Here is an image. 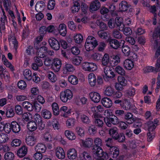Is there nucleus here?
<instances>
[{
  "mask_svg": "<svg viewBox=\"0 0 160 160\" xmlns=\"http://www.w3.org/2000/svg\"><path fill=\"white\" fill-rule=\"evenodd\" d=\"M94 142L96 146H93L92 149L93 156H102L103 150L100 147L102 144V140L100 138H97L95 139Z\"/></svg>",
  "mask_w": 160,
  "mask_h": 160,
  "instance_id": "obj_1",
  "label": "nucleus"
},
{
  "mask_svg": "<svg viewBox=\"0 0 160 160\" xmlns=\"http://www.w3.org/2000/svg\"><path fill=\"white\" fill-rule=\"evenodd\" d=\"M43 39V37L40 35L36 38L34 43V47L35 48L41 50H47L48 49L46 45L47 43L45 42H42V44H39V43Z\"/></svg>",
  "mask_w": 160,
  "mask_h": 160,
  "instance_id": "obj_2",
  "label": "nucleus"
},
{
  "mask_svg": "<svg viewBox=\"0 0 160 160\" xmlns=\"http://www.w3.org/2000/svg\"><path fill=\"white\" fill-rule=\"evenodd\" d=\"M153 38L154 40V48L160 50V30H157L153 32Z\"/></svg>",
  "mask_w": 160,
  "mask_h": 160,
  "instance_id": "obj_3",
  "label": "nucleus"
},
{
  "mask_svg": "<svg viewBox=\"0 0 160 160\" xmlns=\"http://www.w3.org/2000/svg\"><path fill=\"white\" fill-rule=\"evenodd\" d=\"M72 96V93L69 89H67L61 92L60 96V99L63 102H66L68 100L71 99Z\"/></svg>",
  "mask_w": 160,
  "mask_h": 160,
  "instance_id": "obj_4",
  "label": "nucleus"
},
{
  "mask_svg": "<svg viewBox=\"0 0 160 160\" xmlns=\"http://www.w3.org/2000/svg\"><path fill=\"white\" fill-rule=\"evenodd\" d=\"M8 39L11 48L17 50L18 49V41L14 35L13 34L9 35L8 36Z\"/></svg>",
  "mask_w": 160,
  "mask_h": 160,
  "instance_id": "obj_5",
  "label": "nucleus"
},
{
  "mask_svg": "<svg viewBox=\"0 0 160 160\" xmlns=\"http://www.w3.org/2000/svg\"><path fill=\"white\" fill-rule=\"evenodd\" d=\"M106 146L108 147V150L109 151V154L112 155V157L113 158H116L119 154V148L117 147L112 146L108 143L106 144Z\"/></svg>",
  "mask_w": 160,
  "mask_h": 160,
  "instance_id": "obj_6",
  "label": "nucleus"
},
{
  "mask_svg": "<svg viewBox=\"0 0 160 160\" xmlns=\"http://www.w3.org/2000/svg\"><path fill=\"white\" fill-rule=\"evenodd\" d=\"M2 13L0 17V32L1 30L4 31L5 29V24L7 21V17L3 9H1Z\"/></svg>",
  "mask_w": 160,
  "mask_h": 160,
  "instance_id": "obj_7",
  "label": "nucleus"
},
{
  "mask_svg": "<svg viewBox=\"0 0 160 160\" xmlns=\"http://www.w3.org/2000/svg\"><path fill=\"white\" fill-rule=\"evenodd\" d=\"M33 119L35 122L38 123L39 129H43L45 127V124L43 122L41 116L38 113H36L33 116Z\"/></svg>",
  "mask_w": 160,
  "mask_h": 160,
  "instance_id": "obj_8",
  "label": "nucleus"
},
{
  "mask_svg": "<svg viewBox=\"0 0 160 160\" xmlns=\"http://www.w3.org/2000/svg\"><path fill=\"white\" fill-rule=\"evenodd\" d=\"M62 65L61 60L58 58L53 59L52 65V68L55 72H58L60 69Z\"/></svg>",
  "mask_w": 160,
  "mask_h": 160,
  "instance_id": "obj_9",
  "label": "nucleus"
},
{
  "mask_svg": "<svg viewBox=\"0 0 160 160\" xmlns=\"http://www.w3.org/2000/svg\"><path fill=\"white\" fill-rule=\"evenodd\" d=\"M50 45L54 50H59L60 46L58 42L55 38H51L48 40Z\"/></svg>",
  "mask_w": 160,
  "mask_h": 160,
  "instance_id": "obj_10",
  "label": "nucleus"
},
{
  "mask_svg": "<svg viewBox=\"0 0 160 160\" xmlns=\"http://www.w3.org/2000/svg\"><path fill=\"white\" fill-rule=\"evenodd\" d=\"M55 154L58 159H62L65 157V153L63 148L60 147H57L55 149Z\"/></svg>",
  "mask_w": 160,
  "mask_h": 160,
  "instance_id": "obj_11",
  "label": "nucleus"
},
{
  "mask_svg": "<svg viewBox=\"0 0 160 160\" xmlns=\"http://www.w3.org/2000/svg\"><path fill=\"white\" fill-rule=\"evenodd\" d=\"M124 68L128 70H131L134 66V62L129 59H127L123 62V63Z\"/></svg>",
  "mask_w": 160,
  "mask_h": 160,
  "instance_id": "obj_12",
  "label": "nucleus"
},
{
  "mask_svg": "<svg viewBox=\"0 0 160 160\" xmlns=\"http://www.w3.org/2000/svg\"><path fill=\"white\" fill-rule=\"evenodd\" d=\"M123 116V118L125 120H126V122L128 124H131L134 121L133 115L131 112H125V114Z\"/></svg>",
  "mask_w": 160,
  "mask_h": 160,
  "instance_id": "obj_13",
  "label": "nucleus"
},
{
  "mask_svg": "<svg viewBox=\"0 0 160 160\" xmlns=\"http://www.w3.org/2000/svg\"><path fill=\"white\" fill-rule=\"evenodd\" d=\"M62 51L61 54L62 56L65 58L68 59L69 58L71 52L75 55H78L80 52V51Z\"/></svg>",
  "mask_w": 160,
  "mask_h": 160,
  "instance_id": "obj_14",
  "label": "nucleus"
},
{
  "mask_svg": "<svg viewBox=\"0 0 160 160\" xmlns=\"http://www.w3.org/2000/svg\"><path fill=\"white\" fill-rule=\"evenodd\" d=\"M88 81L89 85L91 87H94L97 83L96 77L95 75L92 73L88 75Z\"/></svg>",
  "mask_w": 160,
  "mask_h": 160,
  "instance_id": "obj_15",
  "label": "nucleus"
},
{
  "mask_svg": "<svg viewBox=\"0 0 160 160\" xmlns=\"http://www.w3.org/2000/svg\"><path fill=\"white\" fill-rule=\"evenodd\" d=\"M101 4L98 0L93 1L91 3L90 9L91 11H96L100 8Z\"/></svg>",
  "mask_w": 160,
  "mask_h": 160,
  "instance_id": "obj_16",
  "label": "nucleus"
},
{
  "mask_svg": "<svg viewBox=\"0 0 160 160\" xmlns=\"http://www.w3.org/2000/svg\"><path fill=\"white\" fill-rule=\"evenodd\" d=\"M67 156L68 158L71 160H74L76 158L77 156V151L73 148L69 149L68 151Z\"/></svg>",
  "mask_w": 160,
  "mask_h": 160,
  "instance_id": "obj_17",
  "label": "nucleus"
},
{
  "mask_svg": "<svg viewBox=\"0 0 160 160\" xmlns=\"http://www.w3.org/2000/svg\"><path fill=\"white\" fill-rule=\"evenodd\" d=\"M28 152L27 147L25 146H23L20 148L17 151L18 156L20 158L24 157L27 154Z\"/></svg>",
  "mask_w": 160,
  "mask_h": 160,
  "instance_id": "obj_18",
  "label": "nucleus"
},
{
  "mask_svg": "<svg viewBox=\"0 0 160 160\" xmlns=\"http://www.w3.org/2000/svg\"><path fill=\"white\" fill-rule=\"evenodd\" d=\"M90 97L92 101L96 103L99 102L101 99L100 94L95 92H91L90 93Z\"/></svg>",
  "mask_w": 160,
  "mask_h": 160,
  "instance_id": "obj_19",
  "label": "nucleus"
},
{
  "mask_svg": "<svg viewBox=\"0 0 160 160\" xmlns=\"http://www.w3.org/2000/svg\"><path fill=\"white\" fill-rule=\"evenodd\" d=\"M93 116L95 119L94 122L96 126L102 127L103 124V121L99 118L101 117L100 115L95 113L93 114Z\"/></svg>",
  "mask_w": 160,
  "mask_h": 160,
  "instance_id": "obj_20",
  "label": "nucleus"
},
{
  "mask_svg": "<svg viewBox=\"0 0 160 160\" xmlns=\"http://www.w3.org/2000/svg\"><path fill=\"white\" fill-rule=\"evenodd\" d=\"M101 102L103 105L107 108H109L112 105V101L109 98H103L102 99Z\"/></svg>",
  "mask_w": 160,
  "mask_h": 160,
  "instance_id": "obj_21",
  "label": "nucleus"
},
{
  "mask_svg": "<svg viewBox=\"0 0 160 160\" xmlns=\"http://www.w3.org/2000/svg\"><path fill=\"white\" fill-rule=\"evenodd\" d=\"M11 126L12 132L15 133H18L20 130V125L16 121L12 122L11 124Z\"/></svg>",
  "mask_w": 160,
  "mask_h": 160,
  "instance_id": "obj_22",
  "label": "nucleus"
},
{
  "mask_svg": "<svg viewBox=\"0 0 160 160\" xmlns=\"http://www.w3.org/2000/svg\"><path fill=\"white\" fill-rule=\"evenodd\" d=\"M41 114L43 118L47 119H49L52 116L51 112L45 109H42L41 112Z\"/></svg>",
  "mask_w": 160,
  "mask_h": 160,
  "instance_id": "obj_23",
  "label": "nucleus"
},
{
  "mask_svg": "<svg viewBox=\"0 0 160 160\" xmlns=\"http://www.w3.org/2000/svg\"><path fill=\"white\" fill-rule=\"evenodd\" d=\"M58 31L60 34L62 36H65L67 33V27L64 23H61L58 27Z\"/></svg>",
  "mask_w": 160,
  "mask_h": 160,
  "instance_id": "obj_24",
  "label": "nucleus"
},
{
  "mask_svg": "<svg viewBox=\"0 0 160 160\" xmlns=\"http://www.w3.org/2000/svg\"><path fill=\"white\" fill-rule=\"evenodd\" d=\"M45 3L42 1L38 2L35 6V10L38 12H41L43 10L45 7Z\"/></svg>",
  "mask_w": 160,
  "mask_h": 160,
  "instance_id": "obj_25",
  "label": "nucleus"
},
{
  "mask_svg": "<svg viewBox=\"0 0 160 160\" xmlns=\"http://www.w3.org/2000/svg\"><path fill=\"white\" fill-rule=\"evenodd\" d=\"M129 7V5L125 1H122L119 4V8L121 11L125 12L127 11Z\"/></svg>",
  "mask_w": 160,
  "mask_h": 160,
  "instance_id": "obj_26",
  "label": "nucleus"
},
{
  "mask_svg": "<svg viewBox=\"0 0 160 160\" xmlns=\"http://www.w3.org/2000/svg\"><path fill=\"white\" fill-rule=\"evenodd\" d=\"M46 146L43 144L40 143L38 144L35 148V150L36 151L41 153H44L46 150Z\"/></svg>",
  "mask_w": 160,
  "mask_h": 160,
  "instance_id": "obj_27",
  "label": "nucleus"
},
{
  "mask_svg": "<svg viewBox=\"0 0 160 160\" xmlns=\"http://www.w3.org/2000/svg\"><path fill=\"white\" fill-rule=\"evenodd\" d=\"M22 106L28 111H32L33 109V106L29 102L24 101L22 103Z\"/></svg>",
  "mask_w": 160,
  "mask_h": 160,
  "instance_id": "obj_28",
  "label": "nucleus"
},
{
  "mask_svg": "<svg viewBox=\"0 0 160 160\" xmlns=\"http://www.w3.org/2000/svg\"><path fill=\"white\" fill-rule=\"evenodd\" d=\"M79 157L82 160H92V158L90 154L86 151L81 152L80 154Z\"/></svg>",
  "mask_w": 160,
  "mask_h": 160,
  "instance_id": "obj_29",
  "label": "nucleus"
},
{
  "mask_svg": "<svg viewBox=\"0 0 160 160\" xmlns=\"http://www.w3.org/2000/svg\"><path fill=\"white\" fill-rule=\"evenodd\" d=\"M27 126L28 130L31 131H33L35 130L37 128L36 122L33 121L28 122Z\"/></svg>",
  "mask_w": 160,
  "mask_h": 160,
  "instance_id": "obj_30",
  "label": "nucleus"
},
{
  "mask_svg": "<svg viewBox=\"0 0 160 160\" xmlns=\"http://www.w3.org/2000/svg\"><path fill=\"white\" fill-rule=\"evenodd\" d=\"M26 142L28 145L33 146L35 143V139L32 136H28L26 139Z\"/></svg>",
  "mask_w": 160,
  "mask_h": 160,
  "instance_id": "obj_31",
  "label": "nucleus"
},
{
  "mask_svg": "<svg viewBox=\"0 0 160 160\" xmlns=\"http://www.w3.org/2000/svg\"><path fill=\"white\" fill-rule=\"evenodd\" d=\"M82 60V57L78 56L72 58L71 62L74 65L78 66L81 63Z\"/></svg>",
  "mask_w": 160,
  "mask_h": 160,
  "instance_id": "obj_32",
  "label": "nucleus"
},
{
  "mask_svg": "<svg viewBox=\"0 0 160 160\" xmlns=\"http://www.w3.org/2000/svg\"><path fill=\"white\" fill-rule=\"evenodd\" d=\"M114 89L110 86H108L104 92V94L108 96H111L114 93Z\"/></svg>",
  "mask_w": 160,
  "mask_h": 160,
  "instance_id": "obj_33",
  "label": "nucleus"
},
{
  "mask_svg": "<svg viewBox=\"0 0 160 160\" xmlns=\"http://www.w3.org/2000/svg\"><path fill=\"white\" fill-rule=\"evenodd\" d=\"M109 133L113 138H115L118 134V129L115 127L111 128L109 130Z\"/></svg>",
  "mask_w": 160,
  "mask_h": 160,
  "instance_id": "obj_34",
  "label": "nucleus"
},
{
  "mask_svg": "<svg viewBox=\"0 0 160 160\" xmlns=\"http://www.w3.org/2000/svg\"><path fill=\"white\" fill-rule=\"evenodd\" d=\"M83 145L87 147H90L92 146L93 143V140L91 138H88L86 139L85 141H82Z\"/></svg>",
  "mask_w": 160,
  "mask_h": 160,
  "instance_id": "obj_35",
  "label": "nucleus"
},
{
  "mask_svg": "<svg viewBox=\"0 0 160 160\" xmlns=\"http://www.w3.org/2000/svg\"><path fill=\"white\" fill-rule=\"evenodd\" d=\"M86 42L88 43L92 44L94 45H98V42L95 38L92 36H89L87 38Z\"/></svg>",
  "mask_w": 160,
  "mask_h": 160,
  "instance_id": "obj_36",
  "label": "nucleus"
},
{
  "mask_svg": "<svg viewBox=\"0 0 160 160\" xmlns=\"http://www.w3.org/2000/svg\"><path fill=\"white\" fill-rule=\"evenodd\" d=\"M65 134L67 138L70 140H74L76 138L75 134L72 131L66 130L65 132Z\"/></svg>",
  "mask_w": 160,
  "mask_h": 160,
  "instance_id": "obj_37",
  "label": "nucleus"
},
{
  "mask_svg": "<svg viewBox=\"0 0 160 160\" xmlns=\"http://www.w3.org/2000/svg\"><path fill=\"white\" fill-rule=\"evenodd\" d=\"M109 43L110 46L114 49H117L120 46L119 42L115 39L111 40Z\"/></svg>",
  "mask_w": 160,
  "mask_h": 160,
  "instance_id": "obj_38",
  "label": "nucleus"
},
{
  "mask_svg": "<svg viewBox=\"0 0 160 160\" xmlns=\"http://www.w3.org/2000/svg\"><path fill=\"white\" fill-rule=\"evenodd\" d=\"M23 75L25 79L30 81L32 79V76L31 71L28 69H26L23 71Z\"/></svg>",
  "mask_w": 160,
  "mask_h": 160,
  "instance_id": "obj_39",
  "label": "nucleus"
},
{
  "mask_svg": "<svg viewBox=\"0 0 160 160\" xmlns=\"http://www.w3.org/2000/svg\"><path fill=\"white\" fill-rule=\"evenodd\" d=\"M68 81L72 84L76 85L78 83V80L77 77L74 75H71L68 77Z\"/></svg>",
  "mask_w": 160,
  "mask_h": 160,
  "instance_id": "obj_40",
  "label": "nucleus"
},
{
  "mask_svg": "<svg viewBox=\"0 0 160 160\" xmlns=\"http://www.w3.org/2000/svg\"><path fill=\"white\" fill-rule=\"evenodd\" d=\"M135 93V90L133 88H129L125 91V95L129 98L133 97Z\"/></svg>",
  "mask_w": 160,
  "mask_h": 160,
  "instance_id": "obj_41",
  "label": "nucleus"
},
{
  "mask_svg": "<svg viewBox=\"0 0 160 160\" xmlns=\"http://www.w3.org/2000/svg\"><path fill=\"white\" fill-rule=\"evenodd\" d=\"M115 75L113 71L111 72L110 73H108L107 75H105L103 76L104 80L107 82L109 81L112 80L115 77Z\"/></svg>",
  "mask_w": 160,
  "mask_h": 160,
  "instance_id": "obj_42",
  "label": "nucleus"
},
{
  "mask_svg": "<svg viewBox=\"0 0 160 160\" xmlns=\"http://www.w3.org/2000/svg\"><path fill=\"white\" fill-rule=\"evenodd\" d=\"M80 8V4H72V5L70 8V10L72 13H75L79 11Z\"/></svg>",
  "mask_w": 160,
  "mask_h": 160,
  "instance_id": "obj_43",
  "label": "nucleus"
},
{
  "mask_svg": "<svg viewBox=\"0 0 160 160\" xmlns=\"http://www.w3.org/2000/svg\"><path fill=\"white\" fill-rule=\"evenodd\" d=\"M53 113L55 115H58L59 113V110L58 104L56 102H54L52 105Z\"/></svg>",
  "mask_w": 160,
  "mask_h": 160,
  "instance_id": "obj_44",
  "label": "nucleus"
},
{
  "mask_svg": "<svg viewBox=\"0 0 160 160\" xmlns=\"http://www.w3.org/2000/svg\"><path fill=\"white\" fill-rule=\"evenodd\" d=\"M47 75L48 79L51 82H54L57 80V78L56 75L52 72H48Z\"/></svg>",
  "mask_w": 160,
  "mask_h": 160,
  "instance_id": "obj_45",
  "label": "nucleus"
},
{
  "mask_svg": "<svg viewBox=\"0 0 160 160\" xmlns=\"http://www.w3.org/2000/svg\"><path fill=\"white\" fill-rule=\"evenodd\" d=\"M80 118L81 121L84 124H87L90 122V119L88 117L84 114L80 115Z\"/></svg>",
  "mask_w": 160,
  "mask_h": 160,
  "instance_id": "obj_46",
  "label": "nucleus"
},
{
  "mask_svg": "<svg viewBox=\"0 0 160 160\" xmlns=\"http://www.w3.org/2000/svg\"><path fill=\"white\" fill-rule=\"evenodd\" d=\"M8 135L4 133L0 134V143H4L8 142Z\"/></svg>",
  "mask_w": 160,
  "mask_h": 160,
  "instance_id": "obj_47",
  "label": "nucleus"
},
{
  "mask_svg": "<svg viewBox=\"0 0 160 160\" xmlns=\"http://www.w3.org/2000/svg\"><path fill=\"white\" fill-rule=\"evenodd\" d=\"M109 62V55L106 53L102 59V64L104 66H107Z\"/></svg>",
  "mask_w": 160,
  "mask_h": 160,
  "instance_id": "obj_48",
  "label": "nucleus"
},
{
  "mask_svg": "<svg viewBox=\"0 0 160 160\" xmlns=\"http://www.w3.org/2000/svg\"><path fill=\"white\" fill-rule=\"evenodd\" d=\"M14 158V154L11 152H6L4 155V158L5 160H13Z\"/></svg>",
  "mask_w": 160,
  "mask_h": 160,
  "instance_id": "obj_49",
  "label": "nucleus"
},
{
  "mask_svg": "<svg viewBox=\"0 0 160 160\" xmlns=\"http://www.w3.org/2000/svg\"><path fill=\"white\" fill-rule=\"evenodd\" d=\"M115 71L119 74L124 76L125 74V71L122 67L120 66H117L115 68Z\"/></svg>",
  "mask_w": 160,
  "mask_h": 160,
  "instance_id": "obj_50",
  "label": "nucleus"
},
{
  "mask_svg": "<svg viewBox=\"0 0 160 160\" xmlns=\"http://www.w3.org/2000/svg\"><path fill=\"white\" fill-rule=\"evenodd\" d=\"M118 80L122 86H125L127 83V81L125 78L122 76H119L118 78Z\"/></svg>",
  "mask_w": 160,
  "mask_h": 160,
  "instance_id": "obj_51",
  "label": "nucleus"
},
{
  "mask_svg": "<svg viewBox=\"0 0 160 160\" xmlns=\"http://www.w3.org/2000/svg\"><path fill=\"white\" fill-rule=\"evenodd\" d=\"M75 70L73 66L70 64H66L64 68V70H66V72H71Z\"/></svg>",
  "mask_w": 160,
  "mask_h": 160,
  "instance_id": "obj_52",
  "label": "nucleus"
},
{
  "mask_svg": "<svg viewBox=\"0 0 160 160\" xmlns=\"http://www.w3.org/2000/svg\"><path fill=\"white\" fill-rule=\"evenodd\" d=\"M148 125L149 132H155L154 130L156 128V126L153 124V122L151 121L148 122Z\"/></svg>",
  "mask_w": 160,
  "mask_h": 160,
  "instance_id": "obj_53",
  "label": "nucleus"
},
{
  "mask_svg": "<svg viewBox=\"0 0 160 160\" xmlns=\"http://www.w3.org/2000/svg\"><path fill=\"white\" fill-rule=\"evenodd\" d=\"M75 119L74 118H70L68 119L66 122L67 126L69 128L73 127L75 122Z\"/></svg>",
  "mask_w": 160,
  "mask_h": 160,
  "instance_id": "obj_54",
  "label": "nucleus"
},
{
  "mask_svg": "<svg viewBox=\"0 0 160 160\" xmlns=\"http://www.w3.org/2000/svg\"><path fill=\"white\" fill-rule=\"evenodd\" d=\"M98 34L101 38L106 39L108 38V33L107 32L99 31L98 32Z\"/></svg>",
  "mask_w": 160,
  "mask_h": 160,
  "instance_id": "obj_55",
  "label": "nucleus"
},
{
  "mask_svg": "<svg viewBox=\"0 0 160 160\" xmlns=\"http://www.w3.org/2000/svg\"><path fill=\"white\" fill-rule=\"evenodd\" d=\"M153 69L154 72H160V57L157 59L155 67H153Z\"/></svg>",
  "mask_w": 160,
  "mask_h": 160,
  "instance_id": "obj_56",
  "label": "nucleus"
},
{
  "mask_svg": "<svg viewBox=\"0 0 160 160\" xmlns=\"http://www.w3.org/2000/svg\"><path fill=\"white\" fill-rule=\"evenodd\" d=\"M115 140H118L119 142H122L125 140V137L123 133H120L117 135Z\"/></svg>",
  "mask_w": 160,
  "mask_h": 160,
  "instance_id": "obj_57",
  "label": "nucleus"
},
{
  "mask_svg": "<svg viewBox=\"0 0 160 160\" xmlns=\"http://www.w3.org/2000/svg\"><path fill=\"white\" fill-rule=\"evenodd\" d=\"M6 115L8 118H12L15 115L14 111L12 108L8 109L6 112Z\"/></svg>",
  "mask_w": 160,
  "mask_h": 160,
  "instance_id": "obj_58",
  "label": "nucleus"
},
{
  "mask_svg": "<svg viewBox=\"0 0 160 160\" xmlns=\"http://www.w3.org/2000/svg\"><path fill=\"white\" fill-rule=\"evenodd\" d=\"M22 115L23 119L26 122L30 120V118H32V115L29 112L24 113Z\"/></svg>",
  "mask_w": 160,
  "mask_h": 160,
  "instance_id": "obj_59",
  "label": "nucleus"
},
{
  "mask_svg": "<svg viewBox=\"0 0 160 160\" xmlns=\"http://www.w3.org/2000/svg\"><path fill=\"white\" fill-rule=\"evenodd\" d=\"M83 39L82 36L81 34H78L74 37V39L75 42L77 43H80Z\"/></svg>",
  "mask_w": 160,
  "mask_h": 160,
  "instance_id": "obj_60",
  "label": "nucleus"
},
{
  "mask_svg": "<svg viewBox=\"0 0 160 160\" xmlns=\"http://www.w3.org/2000/svg\"><path fill=\"white\" fill-rule=\"evenodd\" d=\"M102 55L98 53H94L92 54L91 58L93 59L98 61L102 58Z\"/></svg>",
  "mask_w": 160,
  "mask_h": 160,
  "instance_id": "obj_61",
  "label": "nucleus"
},
{
  "mask_svg": "<svg viewBox=\"0 0 160 160\" xmlns=\"http://www.w3.org/2000/svg\"><path fill=\"white\" fill-rule=\"evenodd\" d=\"M55 5V1L53 0H49L48 4V10H52L54 9Z\"/></svg>",
  "mask_w": 160,
  "mask_h": 160,
  "instance_id": "obj_62",
  "label": "nucleus"
},
{
  "mask_svg": "<svg viewBox=\"0 0 160 160\" xmlns=\"http://www.w3.org/2000/svg\"><path fill=\"white\" fill-rule=\"evenodd\" d=\"M15 110L17 114L19 115H21L22 114L23 109L20 105H16L15 107Z\"/></svg>",
  "mask_w": 160,
  "mask_h": 160,
  "instance_id": "obj_63",
  "label": "nucleus"
},
{
  "mask_svg": "<svg viewBox=\"0 0 160 160\" xmlns=\"http://www.w3.org/2000/svg\"><path fill=\"white\" fill-rule=\"evenodd\" d=\"M112 34L113 37L117 39H120L122 37L121 34L117 30H114L112 32Z\"/></svg>",
  "mask_w": 160,
  "mask_h": 160,
  "instance_id": "obj_64",
  "label": "nucleus"
}]
</instances>
